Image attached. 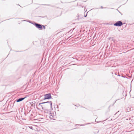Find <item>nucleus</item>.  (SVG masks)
Masks as SVG:
<instances>
[{
    "label": "nucleus",
    "instance_id": "nucleus-5",
    "mask_svg": "<svg viewBox=\"0 0 134 134\" xmlns=\"http://www.w3.org/2000/svg\"><path fill=\"white\" fill-rule=\"evenodd\" d=\"M34 25L38 29L42 30V25L36 23H34Z\"/></svg>",
    "mask_w": 134,
    "mask_h": 134
},
{
    "label": "nucleus",
    "instance_id": "nucleus-20",
    "mask_svg": "<svg viewBox=\"0 0 134 134\" xmlns=\"http://www.w3.org/2000/svg\"><path fill=\"white\" fill-rule=\"evenodd\" d=\"M42 17V18H44V17Z\"/></svg>",
    "mask_w": 134,
    "mask_h": 134
},
{
    "label": "nucleus",
    "instance_id": "nucleus-8",
    "mask_svg": "<svg viewBox=\"0 0 134 134\" xmlns=\"http://www.w3.org/2000/svg\"><path fill=\"white\" fill-rule=\"evenodd\" d=\"M29 22V23H30L32 24H33V25H34V23H35V22H32V21H30V20H29L28 21Z\"/></svg>",
    "mask_w": 134,
    "mask_h": 134
},
{
    "label": "nucleus",
    "instance_id": "nucleus-10",
    "mask_svg": "<svg viewBox=\"0 0 134 134\" xmlns=\"http://www.w3.org/2000/svg\"><path fill=\"white\" fill-rule=\"evenodd\" d=\"M74 28H73L69 32V33H71L72 31L74 30Z\"/></svg>",
    "mask_w": 134,
    "mask_h": 134
},
{
    "label": "nucleus",
    "instance_id": "nucleus-7",
    "mask_svg": "<svg viewBox=\"0 0 134 134\" xmlns=\"http://www.w3.org/2000/svg\"><path fill=\"white\" fill-rule=\"evenodd\" d=\"M42 104H43V102L40 103L37 106L38 107H39L40 108H42L44 110V107H43V105H42Z\"/></svg>",
    "mask_w": 134,
    "mask_h": 134
},
{
    "label": "nucleus",
    "instance_id": "nucleus-22",
    "mask_svg": "<svg viewBox=\"0 0 134 134\" xmlns=\"http://www.w3.org/2000/svg\"><path fill=\"white\" fill-rule=\"evenodd\" d=\"M37 108V109H38V108Z\"/></svg>",
    "mask_w": 134,
    "mask_h": 134
},
{
    "label": "nucleus",
    "instance_id": "nucleus-17",
    "mask_svg": "<svg viewBox=\"0 0 134 134\" xmlns=\"http://www.w3.org/2000/svg\"><path fill=\"white\" fill-rule=\"evenodd\" d=\"M101 7H101V8H102V9L103 8H105H105H103V7H102V6Z\"/></svg>",
    "mask_w": 134,
    "mask_h": 134
},
{
    "label": "nucleus",
    "instance_id": "nucleus-15",
    "mask_svg": "<svg viewBox=\"0 0 134 134\" xmlns=\"http://www.w3.org/2000/svg\"><path fill=\"white\" fill-rule=\"evenodd\" d=\"M117 75H118V76H121V75H120L119 72H118V74H117Z\"/></svg>",
    "mask_w": 134,
    "mask_h": 134
},
{
    "label": "nucleus",
    "instance_id": "nucleus-11",
    "mask_svg": "<svg viewBox=\"0 0 134 134\" xmlns=\"http://www.w3.org/2000/svg\"><path fill=\"white\" fill-rule=\"evenodd\" d=\"M90 124V123H87L85 124H81L80 125V126H84V125H87V124Z\"/></svg>",
    "mask_w": 134,
    "mask_h": 134
},
{
    "label": "nucleus",
    "instance_id": "nucleus-14",
    "mask_svg": "<svg viewBox=\"0 0 134 134\" xmlns=\"http://www.w3.org/2000/svg\"><path fill=\"white\" fill-rule=\"evenodd\" d=\"M42 29H43V28L44 29H45V27L44 26L42 25Z\"/></svg>",
    "mask_w": 134,
    "mask_h": 134
},
{
    "label": "nucleus",
    "instance_id": "nucleus-21",
    "mask_svg": "<svg viewBox=\"0 0 134 134\" xmlns=\"http://www.w3.org/2000/svg\"><path fill=\"white\" fill-rule=\"evenodd\" d=\"M126 27V25L125 26V27Z\"/></svg>",
    "mask_w": 134,
    "mask_h": 134
},
{
    "label": "nucleus",
    "instance_id": "nucleus-13",
    "mask_svg": "<svg viewBox=\"0 0 134 134\" xmlns=\"http://www.w3.org/2000/svg\"><path fill=\"white\" fill-rule=\"evenodd\" d=\"M29 127L30 129L32 130H33V127L32 126H29Z\"/></svg>",
    "mask_w": 134,
    "mask_h": 134
},
{
    "label": "nucleus",
    "instance_id": "nucleus-1",
    "mask_svg": "<svg viewBox=\"0 0 134 134\" xmlns=\"http://www.w3.org/2000/svg\"><path fill=\"white\" fill-rule=\"evenodd\" d=\"M44 110L45 111H50L51 110L52 107V103L51 101L43 102Z\"/></svg>",
    "mask_w": 134,
    "mask_h": 134
},
{
    "label": "nucleus",
    "instance_id": "nucleus-3",
    "mask_svg": "<svg viewBox=\"0 0 134 134\" xmlns=\"http://www.w3.org/2000/svg\"><path fill=\"white\" fill-rule=\"evenodd\" d=\"M125 24L123 23L121 21H118L114 24V25L116 26L120 27Z\"/></svg>",
    "mask_w": 134,
    "mask_h": 134
},
{
    "label": "nucleus",
    "instance_id": "nucleus-9",
    "mask_svg": "<svg viewBox=\"0 0 134 134\" xmlns=\"http://www.w3.org/2000/svg\"><path fill=\"white\" fill-rule=\"evenodd\" d=\"M121 76L124 78H126L127 79H128V78L125 75H124L123 74H121Z\"/></svg>",
    "mask_w": 134,
    "mask_h": 134
},
{
    "label": "nucleus",
    "instance_id": "nucleus-19",
    "mask_svg": "<svg viewBox=\"0 0 134 134\" xmlns=\"http://www.w3.org/2000/svg\"><path fill=\"white\" fill-rule=\"evenodd\" d=\"M115 75H117V73H115Z\"/></svg>",
    "mask_w": 134,
    "mask_h": 134
},
{
    "label": "nucleus",
    "instance_id": "nucleus-4",
    "mask_svg": "<svg viewBox=\"0 0 134 134\" xmlns=\"http://www.w3.org/2000/svg\"><path fill=\"white\" fill-rule=\"evenodd\" d=\"M52 98V97L50 93L44 95V100L46 99H50Z\"/></svg>",
    "mask_w": 134,
    "mask_h": 134
},
{
    "label": "nucleus",
    "instance_id": "nucleus-16",
    "mask_svg": "<svg viewBox=\"0 0 134 134\" xmlns=\"http://www.w3.org/2000/svg\"><path fill=\"white\" fill-rule=\"evenodd\" d=\"M87 12L86 15H84V16H85V17H86V16H87Z\"/></svg>",
    "mask_w": 134,
    "mask_h": 134
},
{
    "label": "nucleus",
    "instance_id": "nucleus-12",
    "mask_svg": "<svg viewBox=\"0 0 134 134\" xmlns=\"http://www.w3.org/2000/svg\"><path fill=\"white\" fill-rule=\"evenodd\" d=\"M42 5H48V6H52V5H50V4H42Z\"/></svg>",
    "mask_w": 134,
    "mask_h": 134
},
{
    "label": "nucleus",
    "instance_id": "nucleus-6",
    "mask_svg": "<svg viewBox=\"0 0 134 134\" xmlns=\"http://www.w3.org/2000/svg\"><path fill=\"white\" fill-rule=\"evenodd\" d=\"M26 97H21L20 98L16 100L15 101H16L17 102H21L24 100Z\"/></svg>",
    "mask_w": 134,
    "mask_h": 134
},
{
    "label": "nucleus",
    "instance_id": "nucleus-18",
    "mask_svg": "<svg viewBox=\"0 0 134 134\" xmlns=\"http://www.w3.org/2000/svg\"><path fill=\"white\" fill-rule=\"evenodd\" d=\"M72 58H73L74 59H75V58H74L73 57H72ZM76 60H78V59L77 58H76Z\"/></svg>",
    "mask_w": 134,
    "mask_h": 134
},
{
    "label": "nucleus",
    "instance_id": "nucleus-2",
    "mask_svg": "<svg viewBox=\"0 0 134 134\" xmlns=\"http://www.w3.org/2000/svg\"><path fill=\"white\" fill-rule=\"evenodd\" d=\"M47 118H49L51 119L55 120V118L53 113H48L46 115Z\"/></svg>",
    "mask_w": 134,
    "mask_h": 134
}]
</instances>
